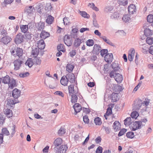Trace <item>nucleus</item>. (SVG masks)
<instances>
[{"label":"nucleus","mask_w":153,"mask_h":153,"mask_svg":"<svg viewBox=\"0 0 153 153\" xmlns=\"http://www.w3.org/2000/svg\"><path fill=\"white\" fill-rule=\"evenodd\" d=\"M22 60L19 59H16L14 61L13 63L14 67V70L15 71L18 70L20 68L22 64L23 63Z\"/></svg>","instance_id":"nucleus-2"},{"label":"nucleus","mask_w":153,"mask_h":153,"mask_svg":"<svg viewBox=\"0 0 153 153\" xmlns=\"http://www.w3.org/2000/svg\"><path fill=\"white\" fill-rule=\"evenodd\" d=\"M136 102V105H135V104H134V109L136 110H138L140 108L143 102L142 100L140 99L137 100Z\"/></svg>","instance_id":"nucleus-20"},{"label":"nucleus","mask_w":153,"mask_h":153,"mask_svg":"<svg viewBox=\"0 0 153 153\" xmlns=\"http://www.w3.org/2000/svg\"><path fill=\"white\" fill-rule=\"evenodd\" d=\"M144 34L146 36H151L152 34V32L149 28H146L144 30Z\"/></svg>","instance_id":"nucleus-36"},{"label":"nucleus","mask_w":153,"mask_h":153,"mask_svg":"<svg viewBox=\"0 0 153 153\" xmlns=\"http://www.w3.org/2000/svg\"><path fill=\"white\" fill-rule=\"evenodd\" d=\"M33 63L36 65H40L41 60L40 58L37 57H34L33 59Z\"/></svg>","instance_id":"nucleus-35"},{"label":"nucleus","mask_w":153,"mask_h":153,"mask_svg":"<svg viewBox=\"0 0 153 153\" xmlns=\"http://www.w3.org/2000/svg\"><path fill=\"white\" fill-rule=\"evenodd\" d=\"M131 117H127L124 120V124L125 125H129L130 127H131V129L132 131H134V126H132V125L133 126L134 122H131Z\"/></svg>","instance_id":"nucleus-5"},{"label":"nucleus","mask_w":153,"mask_h":153,"mask_svg":"<svg viewBox=\"0 0 153 153\" xmlns=\"http://www.w3.org/2000/svg\"><path fill=\"white\" fill-rule=\"evenodd\" d=\"M29 25V24L28 25H20V28L22 32V33H26L27 32V31L28 28V25Z\"/></svg>","instance_id":"nucleus-33"},{"label":"nucleus","mask_w":153,"mask_h":153,"mask_svg":"<svg viewBox=\"0 0 153 153\" xmlns=\"http://www.w3.org/2000/svg\"><path fill=\"white\" fill-rule=\"evenodd\" d=\"M118 3L120 5L125 6L128 4L127 0H118Z\"/></svg>","instance_id":"nucleus-49"},{"label":"nucleus","mask_w":153,"mask_h":153,"mask_svg":"<svg viewBox=\"0 0 153 153\" xmlns=\"http://www.w3.org/2000/svg\"><path fill=\"white\" fill-rule=\"evenodd\" d=\"M134 56V48H131L128 51V59L130 61H132Z\"/></svg>","instance_id":"nucleus-21"},{"label":"nucleus","mask_w":153,"mask_h":153,"mask_svg":"<svg viewBox=\"0 0 153 153\" xmlns=\"http://www.w3.org/2000/svg\"><path fill=\"white\" fill-rule=\"evenodd\" d=\"M118 94L117 93H113L111 95V102H114L117 101L119 99Z\"/></svg>","instance_id":"nucleus-22"},{"label":"nucleus","mask_w":153,"mask_h":153,"mask_svg":"<svg viewBox=\"0 0 153 153\" xmlns=\"http://www.w3.org/2000/svg\"><path fill=\"white\" fill-rule=\"evenodd\" d=\"M142 125V122L140 121L134 122V131L141 128Z\"/></svg>","instance_id":"nucleus-26"},{"label":"nucleus","mask_w":153,"mask_h":153,"mask_svg":"<svg viewBox=\"0 0 153 153\" xmlns=\"http://www.w3.org/2000/svg\"><path fill=\"white\" fill-rule=\"evenodd\" d=\"M146 40L147 43L149 45H151L153 43V38L152 37H147Z\"/></svg>","instance_id":"nucleus-50"},{"label":"nucleus","mask_w":153,"mask_h":153,"mask_svg":"<svg viewBox=\"0 0 153 153\" xmlns=\"http://www.w3.org/2000/svg\"><path fill=\"white\" fill-rule=\"evenodd\" d=\"M20 91L17 88L14 89L13 91L12 95L13 98L17 100V99L20 96Z\"/></svg>","instance_id":"nucleus-11"},{"label":"nucleus","mask_w":153,"mask_h":153,"mask_svg":"<svg viewBox=\"0 0 153 153\" xmlns=\"http://www.w3.org/2000/svg\"><path fill=\"white\" fill-rule=\"evenodd\" d=\"M113 58V55L112 53H108L105 56V60L107 62H111Z\"/></svg>","instance_id":"nucleus-28"},{"label":"nucleus","mask_w":153,"mask_h":153,"mask_svg":"<svg viewBox=\"0 0 153 153\" xmlns=\"http://www.w3.org/2000/svg\"><path fill=\"white\" fill-rule=\"evenodd\" d=\"M147 21L148 22L151 23L153 22V15H149L147 17Z\"/></svg>","instance_id":"nucleus-55"},{"label":"nucleus","mask_w":153,"mask_h":153,"mask_svg":"<svg viewBox=\"0 0 153 153\" xmlns=\"http://www.w3.org/2000/svg\"><path fill=\"white\" fill-rule=\"evenodd\" d=\"M119 14L117 12H114L112 15L111 16V17L112 19H117L119 17Z\"/></svg>","instance_id":"nucleus-51"},{"label":"nucleus","mask_w":153,"mask_h":153,"mask_svg":"<svg viewBox=\"0 0 153 153\" xmlns=\"http://www.w3.org/2000/svg\"><path fill=\"white\" fill-rule=\"evenodd\" d=\"M100 38L102 39L108 45L112 46H115L114 44L112 43L109 39H107L106 36H100Z\"/></svg>","instance_id":"nucleus-27"},{"label":"nucleus","mask_w":153,"mask_h":153,"mask_svg":"<svg viewBox=\"0 0 153 153\" xmlns=\"http://www.w3.org/2000/svg\"><path fill=\"white\" fill-rule=\"evenodd\" d=\"M76 50H73L69 52V54L71 57H73L74 56L76 55Z\"/></svg>","instance_id":"nucleus-60"},{"label":"nucleus","mask_w":153,"mask_h":153,"mask_svg":"<svg viewBox=\"0 0 153 153\" xmlns=\"http://www.w3.org/2000/svg\"><path fill=\"white\" fill-rule=\"evenodd\" d=\"M133 16L131 14H125L122 17V20L125 23L130 22L131 21Z\"/></svg>","instance_id":"nucleus-9"},{"label":"nucleus","mask_w":153,"mask_h":153,"mask_svg":"<svg viewBox=\"0 0 153 153\" xmlns=\"http://www.w3.org/2000/svg\"><path fill=\"white\" fill-rule=\"evenodd\" d=\"M76 94V92H75V94H73L70 95L71 97V102L73 103H75L77 101L78 97Z\"/></svg>","instance_id":"nucleus-40"},{"label":"nucleus","mask_w":153,"mask_h":153,"mask_svg":"<svg viewBox=\"0 0 153 153\" xmlns=\"http://www.w3.org/2000/svg\"><path fill=\"white\" fill-rule=\"evenodd\" d=\"M65 44L68 46H70L72 44V40L69 36L65 35L64 39Z\"/></svg>","instance_id":"nucleus-10"},{"label":"nucleus","mask_w":153,"mask_h":153,"mask_svg":"<svg viewBox=\"0 0 153 153\" xmlns=\"http://www.w3.org/2000/svg\"><path fill=\"white\" fill-rule=\"evenodd\" d=\"M24 36L21 33L18 34L15 39V42L17 44H20L23 42Z\"/></svg>","instance_id":"nucleus-3"},{"label":"nucleus","mask_w":153,"mask_h":153,"mask_svg":"<svg viewBox=\"0 0 153 153\" xmlns=\"http://www.w3.org/2000/svg\"><path fill=\"white\" fill-rule=\"evenodd\" d=\"M29 75V74L28 72H26L25 73H21L19 74V76L21 77H26Z\"/></svg>","instance_id":"nucleus-64"},{"label":"nucleus","mask_w":153,"mask_h":153,"mask_svg":"<svg viewBox=\"0 0 153 153\" xmlns=\"http://www.w3.org/2000/svg\"><path fill=\"white\" fill-rule=\"evenodd\" d=\"M4 119L3 114L0 113V126H2L4 122Z\"/></svg>","instance_id":"nucleus-62"},{"label":"nucleus","mask_w":153,"mask_h":153,"mask_svg":"<svg viewBox=\"0 0 153 153\" xmlns=\"http://www.w3.org/2000/svg\"><path fill=\"white\" fill-rule=\"evenodd\" d=\"M14 0H4L3 2V4L5 6H6L7 4H11L13 2Z\"/></svg>","instance_id":"nucleus-63"},{"label":"nucleus","mask_w":153,"mask_h":153,"mask_svg":"<svg viewBox=\"0 0 153 153\" xmlns=\"http://www.w3.org/2000/svg\"><path fill=\"white\" fill-rule=\"evenodd\" d=\"M73 107L74 110L75 114H76L78 112H79L82 109L81 106L79 103L75 104Z\"/></svg>","instance_id":"nucleus-15"},{"label":"nucleus","mask_w":153,"mask_h":153,"mask_svg":"<svg viewBox=\"0 0 153 153\" xmlns=\"http://www.w3.org/2000/svg\"><path fill=\"white\" fill-rule=\"evenodd\" d=\"M17 100L14 98L7 99V105L11 107H12V105L18 103Z\"/></svg>","instance_id":"nucleus-12"},{"label":"nucleus","mask_w":153,"mask_h":153,"mask_svg":"<svg viewBox=\"0 0 153 153\" xmlns=\"http://www.w3.org/2000/svg\"><path fill=\"white\" fill-rule=\"evenodd\" d=\"M80 13L82 16L83 17L88 18L90 17L89 15L87 14V13L85 11H80Z\"/></svg>","instance_id":"nucleus-58"},{"label":"nucleus","mask_w":153,"mask_h":153,"mask_svg":"<svg viewBox=\"0 0 153 153\" xmlns=\"http://www.w3.org/2000/svg\"><path fill=\"white\" fill-rule=\"evenodd\" d=\"M44 26L45 23L43 22H40L38 23L37 28L38 30H41L44 29Z\"/></svg>","instance_id":"nucleus-44"},{"label":"nucleus","mask_w":153,"mask_h":153,"mask_svg":"<svg viewBox=\"0 0 153 153\" xmlns=\"http://www.w3.org/2000/svg\"><path fill=\"white\" fill-rule=\"evenodd\" d=\"M33 35L29 32H27L25 34V38L27 42L30 41Z\"/></svg>","instance_id":"nucleus-37"},{"label":"nucleus","mask_w":153,"mask_h":153,"mask_svg":"<svg viewBox=\"0 0 153 153\" xmlns=\"http://www.w3.org/2000/svg\"><path fill=\"white\" fill-rule=\"evenodd\" d=\"M69 95L73 94L74 93V86L73 85H70L68 87Z\"/></svg>","instance_id":"nucleus-43"},{"label":"nucleus","mask_w":153,"mask_h":153,"mask_svg":"<svg viewBox=\"0 0 153 153\" xmlns=\"http://www.w3.org/2000/svg\"><path fill=\"white\" fill-rule=\"evenodd\" d=\"M66 71L69 73L72 72L74 68V66L71 64H68L66 67Z\"/></svg>","instance_id":"nucleus-34"},{"label":"nucleus","mask_w":153,"mask_h":153,"mask_svg":"<svg viewBox=\"0 0 153 153\" xmlns=\"http://www.w3.org/2000/svg\"><path fill=\"white\" fill-rule=\"evenodd\" d=\"M50 36V33L45 30H42L40 34V37L42 39H45L46 38L49 37Z\"/></svg>","instance_id":"nucleus-24"},{"label":"nucleus","mask_w":153,"mask_h":153,"mask_svg":"<svg viewBox=\"0 0 153 153\" xmlns=\"http://www.w3.org/2000/svg\"><path fill=\"white\" fill-rule=\"evenodd\" d=\"M54 19V18L51 15H49L48 16L46 22L48 24L51 25L53 23Z\"/></svg>","instance_id":"nucleus-32"},{"label":"nucleus","mask_w":153,"mask_h":153,"mask_svg":"<svg viewBox=\"0 0 153 153\" xmlns=\"http://www.w3.org/2000/svg\"><path fill=\"white\" fill-rule=\"evenodd\" d=\"M65 76H66V78H67L68 81L71 83L75 82V76L73 74H68Z\"/></svg>","instance_id":"nucleus-13"},{"label":"nucleus","mask_w":153,"mask_h":153,"mask_svg":"<svg viewBox=\"0 0 153 153\" xmlns=\"http://www.w3.org/2000/svg\"><path fill=\"white\" fill-rule=\"evenodd\" d=\"M120 123L118 121H115L113 123V127L114 131H117L120 129Z\"/></svg>","instance_id":"nucleus-23"},{"label":"nucleus","mask_w":153,"mask_h":153,"mask_svg":"<svg viewBox=\"0 0 153 153\" xmlns=\"http://www.w3.org/2000/svg\"><path fill=\"white\" fill-rule=\"evenodd\" d=\"M107 50L105 49L101 50L100 52V55L102 57H103L105 54H107Z\"/></svg>","instance_id":"nucleus-59"},{"label":"nucleus","mask_w":153,"mask_h":153,"mask_svg":"<svg viewBox=\"0 0 153 153\" xmlns=\"http://www.w3.org/2000/svg\"><path fill=\"white\" fill-rule=\"evenodd\" d=\"M4 113L7 115V117L10 118L13 116V113L11 110L9 109L5 110Z\"/></svg>","instance_id":"nucleus-42"},{"label":"nucleus","mask_w":153,"mask_h":153,"mask_svg":"<svg viewBox=\"0 0 153 153\" xmlns=\"http://www.w3.org/2000/svg\"><path fill=\"white\" fill-rule=\"evenodd\" d=\"M0 31L1 32V34L4 36L6 35L7 34V31L4 27L1 26L0 28Z\"/></svg>","instance_id":"nucleus-48"},{"label":"nucleus","mask_w":153,"mask_h":153,"mask_svg":"<svg viewBox=\"0 0 153 153\" xmlns=\"http://www.w3.org/2000/svg\"><path fill=\"white\" fill-rule=\"evenodd\" d=\"M12 40L11 38L9 36H6L1 39V42L5 45L7 44Z\"/></svg>","instance_id":"nucleus-18"},{"label":"nucleus","mask_w":153,"mask_h":153,"mask_svg":"<svg viewBox=\"0 0 153 153\" xmlns=\"http://www.w3.org/2000/svg\"><path fill=\"white\" fill-rule=\"evenodd\" d=\"M101 49V47L99 45L95 44L93 47L92 52L93 53L95 54L96 55H98L100 53Z\"/></svg>","instance_id":"nucleus-8"},{"label":"nucleus","mask_w":153,"mask_h":153,"mask_svg":"<svg viewBox=\"0 0 153 153\" xmlns=\"http://www.w3.org/2000/svg\"><path fill=\"white\" fill-rule=\"evenodd\" d=\"M33 60L31 59H29L25 62V64L26 65L28 66L29 68L31 67L33 65Z\"/></svg>","instance_id":"nucleus-45"},{"label":"nucleus","mask_w":153,"mask_h":153,"mask_svg":"<svg viewBox=\"0 0 153 153\" xmlns=\"http://www.w3.org/2000/svg\"><path fill=\"white\" fill-rule=\"evenodd\" d=\"M126 131V129L125 128H123L122 129H121L118 134V136L120 137L122 136Z\"/></svg>","instance_id":"nucleus-61"},{"label":"nucleus","mask_w":153,"mask_h":153,"mask_svg":"<svg viewBox=\"0 0 153 153\" xmlns=\"http://www.w3.org/2000/svg\"><path fill=\"white\" fill-rule=\"evenodd\" d=\"M57 50L59 51H65V49L63 48V45L62 44L58 45L57 47Z\"/></svg>","instance_id":"nucleus-54"},{"label":"nucleus","mask_w":153,"mask_h":153,"mask_svg":"<svg viewBox=\"0 0 153 153\" xmlns=\"http://www.w3.org/2000/svg\"><path fill=\"white\" fill-rule=\"evenodd\" d=\"M94 121L95 124L96 125H100L102 123L101 119L99 117L95 118L94 120Z\"/></svg>","instance_id":"nucleus-41"},{"label":"nucleus","mask_w":153,"mask_h":153,"mask_svg":"<svg viewBox=\"0 0 153 153\" xmlns=\"http://www.w3.org/2000/svg\"><path fill=\"white\" fill-rule=\"evenodd\" d=\"M91 5L90 7L92 8L93 10H95L96 11H99V9L97 7L95 6V5L93 3H89L88 4V6Z\"/></svg>","instance_id":"nucleus-53"},{"label":"nucleus","mask_w":153,"mask_h":153,"mask_svg":"<svg viewBox=\"0 0 153 153\" xmlns=\"http://www.w3.org/2000/svg\"><path fill=\"white\" fill-rule=\"evenodd\" d=\"M34 10V7L32 6H27L25 8V12L28 15L31 14L33 10Z\"/></svg>","instance_id":"nucleus-16"},{"label":"nucleus","mask_w":153,"mask_h":153,"mask_svg":"<svg viewBox=\"0 0 153 153\" xmlns=\"http://www.w3.org/2000/svg\"><path fill=\"white\" fill-rule=\"evenodd\" d=\"M97 59V56L94 55H92L87 58V59L92 62H93Z\"/></svg>","instance_id":"nucleus-46"},{"label":"nucleus","mask_w":153,"mask_h":153,"mask_svg":"<svg viewBox=\"0 0 153 153\" xmlns=\"http://www.w3.org/2000/svg\"><path fill=\"white\" fill-rule=\"evenodd\" d=\"M66 132V130L63 127H61L58 131V134L60 136H62Z\"/></svg>","instance_id":"nucleus-39"},{"label":"nucleus","mask_w":153,"mask_h":153,"mask_svg":"<svg viewBox=\"0 0 153 153\" xmlns=\"http://www.w3.org/2000/svg\"><path fill=\"white\" fill-rule=\"evenodd\" d=\"M87 46H91L94 45V41L93 39H88L86 42Z\"/></svg>","instance_id":"nucleus-52"},{"label":"nucleus","mask_w":153,"mask_h":153,"mask_svg":"<svg viewBox=\"0 0 153 153\" xmlns=\"http://www.w3.org/2000/svg\"><path fill=\"white\" fill-rule=\"evenodd\" d=\"M111 66L114 71H118L120 69V68L117 62H113Z\"/></svg>","instance_id":"nucleus-31"},{"label":"nucleus","mask_w":153,"mask_h":153,"mask_svg":"<svg viewBox=\"0 0 153 153\" xmlns=\"http://www.w3.org/2000/svg\"><path fill=\"white\" fill-rule=\"evenodd\" d=\"M114 78L118 83H121L123 79L122 75L118 73H115Z\"/></svg>","instance_id":"nucleus-17"},{"label":"nucleus","mask_w":153,"mask_h":153,"mask_svg":"<svg viewBox=\"0 0 153 153\" xmlns=\"http://www.w3.org/2000/svg\"><path fill=\"white\" fill-rule=\"evenodd\" d=\"M3 135H8L10 134L9 132L6 128H2L1 130V133Z\"/></svg>","instance_id":"nucleus-47"},{"label":"nucleus","mask_w":153,"mask_h":153,"mask_svg":"<svg viewBox=\"0 0 153 153\" xmlns=\"http://www.w3.org/2000/svg\"><path fill=\"white\" fill-rule=\"evenodd\" d=\"M128 13L133 16L134 11V5L133 4H131L128 6Z\"/></svg>","instance_id":"nucleus-38"},{"label":"nucleus","mask_w":153,"mask_h":153,"mask_svg":"<svg viewBox=\"0 0 153 153\" xmlns=\"http://www.w3.org/2000/svg\"><path fill=\"white\" fill-rule=\"evenodd\" d=\"M8 84L9 85V88L11 89H12L17 86L15 80L13 78H11L10 81L9 82Z\"/></svg>","instance_id":"nucleus-14"},{"label":"nucleus","mask_w":153,"mask_h":153,"mask_svg":"<svg viewBox=\"0 0 153 153\" xmlns=\"http://www.w3.org/2000/svg\"><path fill=\"white\" fill-rule=\"evenodd\" d=\"M45 45L43 39H41L37 41L35 44V46L40 50L44 49L45 47Z\"/></svg>","instance_id":"nucleus-6"},{"label":"nucleus","mask_w":153,"mask_h":153,"mask_svg":"<svg viewBox=\"0 0 153 153\" xmlns=\"http://www.w3.org/2000/svg\"><path fill=\"white\" fill-rule=\"evenodd\" d=\"M68 149L67 144L62 145L54 150L56 153H66Z\"/></svg>","instance_id":"nucleus-1"},{"label":"nucleus","mask_w":153,"mask_h":153,"mask_svg":"<svg viewBox=\"0 0 153 153\" xmlns=\"http://www.w3.org/2000/svg\"><path fill=\"white\" fill-rule=\"evenodd\" d=\"M39 53V49L36 46H33L32 47V51L31 53L33 55V57H37Z\"/></svg>","instance_id":"nucleus-19"},{"label":"nucleus","mask_w":153,"mask_h":153,"mask_svg":"<svg viewBox=\"0 0 153 153\" xmlns=\"http://www.w3.org/2000/svg\"><path fill=\"white\" fill-rule=\"evenodd\" d=\"M82 42H83V40H81L79 38H76L75 40L74 46L76 48H78Z\"/></svg>","instance_id":"nucleus-30"},{"label":"nucleus","mask_w":153,"mask_h":153,"mask_svg":"<svg viewBox=\"0 0 153 153\" xmlns=\"http://www.w3.org/2000/svg\"><path fill=\"white\" fill-rule=\"evenodd\" d=\"M15 51L16 55L18 57L19 59L23 60L25 57L23 56V51L22 49L19 48H17L15 49Z\"/></svg>","instance_id":"nucleus-4"},{"label":"nucleus","mask_w":153,"mask_h":153,"mask_svg":"<svg viewBox=\"0 0 153 153\" xmlns=\"http://www.w3.org/2000/svg\"><path fill=\"white\" fill-rule=\"evenodd\" d=\"M127 137L129 138H133L134 137V133L132 132H129L126 133Z\"/></svg>","instance_id":"nucleus-57"},{"label":"nucleus","mask_w":153,"mask_h":153,"mask_svg":"<svg viewBox=\"0 0 153 153\" xmlns=\"http://www.w3.org/2000/svg\"><path fill=\"white\" fill-rule=\"evenodd\" d=\"M62 143V140L61 138H56L54 141L53 144L55 146L54 148V150L58 149Z\"/></svg>","instance_id":"nucleus-7"},{"label":"nucleus","mask_w":153,"mask_h":153,"mask_svg":"<svg viewBox=\"0 0 153 153\" xmlns=\"http://www.w3.org/2000/svg\"><path fill=\"white\" fill-rule=\"evenodd\" d=\"M1 79L2 82L4 84H8L11 78L8 75H7L4 77H2Z\"/></svg>","instance_id":"nucleus-25"},{"label":"nucleus","mask_w":153,"mask_h":153,"mask_svg":"<svg viewBox=\"0 0 153 153\" xmlns=\"http://www.w3.org/2000/svg\"><path fill=\"white\" fill-rule=\"evenodd\" d=\"M68 81L66 76H63L61 78L60 80L61 83L63 85L66 86L68 84Z\"/></svg>","instance_id":"nucleus-29"},{"label":"nucleus","mask_w":153,"mask_h":153,"mask_svg":"<svg viewBox=\"0 0 153 153\" xmlns=\"http://www.w3.org/2000/svg\"><path fill=\"white\" fill-rule=\"evenodd\" d=\"M113 7L112 6L106 7H105L104 10L106 13H108L113 10Z\"/></svg>","instance_id":"nucleus-56"}]
</instances>
